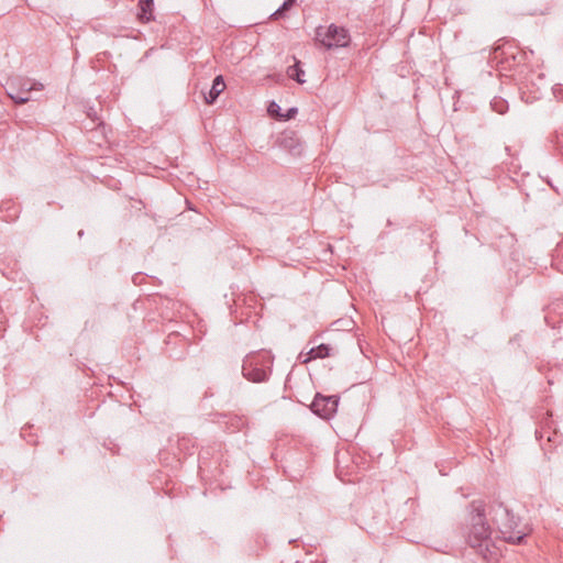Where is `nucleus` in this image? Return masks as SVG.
Segmentation results:
<instances>
[{
    "instance_id": "nucleus-1",
    "label": "nucleus",
    "mask_w": 563,
    "mask_h": 563,
    "mask_svg": "<svg viewBox=\"0 0 563 563\" xmlns=\"http://www.w3.org/2000/svg\"><path fill=\"white\" fill-rule=\"evenodd\" d=\"M471 507V526L467 531L466 542L485 560H490L496 555V547L490 538L492 529L487 525L483 503L473 501Z\"/></svg>"
},
{
    "instance_id": "nucleus-2",
    "label": "nucleus",
    "mask_w": 563,
    "mask_h": 563,
    "mask_svg": "<svg viewBox=\"0 0 563 563\" xmlns=\"http://www.w3.org/2000/svg\"><path fill=\"white\" fill-rule=\"evenodd\" d=\"M489 515L493 523L504 541L520 544L531 532L527 525L521 523L520 517L500 501H494L489 506Z\"/></svg>"
},
{
    "instance_id": "nucleus-3",
    "label": "nucleus",
    "mask_w": 563,
    "mask_h": 563,
    "mask_svg": "<svg viewBox=\"0 0 563 563\" xmlns=\"http://www.w3.org/2000/svg\"><path fill=\"white\" fill-rule=\"evenodd\" d=\"M273 360L271 352L266 350L249 353L242 364L244 378L253 383L266 382L272 374Z\"/></svg>"
},
{
    "instance_id": "nucleus-4",
    "label": "nucleus",
    "mask_w": 563,
    "mask_h": 563,
    "mask_svg": "<svg viewBox=\"0 0 563 563\" xmlns=\"http://www.w3.org/2000/svg\"><path fill=\"white\" fill-rule=\"evenodd\" d=\"M316 38L328 49L345 47L350 43L347 30L335 24H331L327 29L319 26L316 31Z\"/></svg>"
},
{
    "instance_id": "nucleus-5",
    "label": "nucleus",
    "mask_w": 563,
    "mask_h": 563,
    "mask_svg": "<svg viewBox=\"0 0 563 563\" xmlns=\"http://www.w3.org/2000/svg\"><path fill=\"white\" fill-rule=\"evenodd\" d=\"M339 401L340 397L336 395L323 396L318 393L310 405V409L318 417L328 420L336 412Z\"/></svg>"
},
{
    "instance_id": "nucleus-6",
    "label": "nucleus",
    "mask_w": 563,
    "mask_h": 563,
    "mask_svg": "<svg viewBox=\"0 0 563 563\" xmlns=\"http://www.w3.org/2000/svg\"><path fill=\"white\" fill-rule=\"evenodd\" d=\"M43 85L38 82H30L29 80L19 79L16 85L14 81L10 84L8 91L9 98L16 104H24L30 101V92L32 90H42Z\"/></svg>"
},
{
    "instance_id": "nucleus-7",
    "label": "nucleus",
    "mask_w": 563,
    "mask_h": 563,
    "mask_svg": "<svg viewBox=\"0 0 563 563\" xmlns=\"http://www.w3.org/2000/svg\"><path fill=\"white\" fill-rule=\"evenodd\" d=\"M284 150H287L294 157L302 155L305 146L295 131L284 130Z\"/></svg>"
},
{
    "instance_id": "nucleus-8",
    "label": "nucleus",
    "mask_w": 563,
    "mask_h": 563,
    "mask_svg": "<svg viewBox=\"0 0 563 563\" xmlns=\"http://www.w3.org/2000/svg\"><path fill=\"white\" fill-rule=\"evenodd\" d=\"M225 89V82L222 75L214 77L212 86L208 92H203V99L207 104H213L220 93Z\"/></svg>"
},
{
    "instance_id": "nucleus-9",
    "label": "nucleus",
    "mask_w": 563,
    "mask_h": 563,
    "mask_svg": "<svg viewBox=\"0 0 563 563\" xmlns=\"http://www.w3.org/2000/svg\"><path fill=\"white\" fill-rule=\"evenodd\" d=\"M137 8L140 10V12L137 13V19L141 23H148L155 19L153 14V3L139 0Z\"/></svg>"
},
{
    "instance_id": "nucleus-10",
    "label": "nucleus",
    "mask_w": 563,
    "mask_h": 563,
    "mask_svg": "<svg viewBox=\"0 0 563 563\" xmlns=\"http://www.w3.org/2000/svg\"><path fill=\"white\" fill-rule=\"evenodd\" d=\"M295 64L287 67V76L296 80L298 84H305V70L301 68L300 62L294 57Z\"/></svg>"
},
{
    "instance_id": "nucleus-11",
    "label": "nucleus",
    "mask_w": 563,
    "mask_h": 563,
    "mask_svg": "<svg viewBox=\"0 0 563 563\" xmlns=\"http://www.w3.org/2000/svg\"><path fill=\"white\" fill-rule=\"evenodd\" d=\"M331 347L327 344H320L318 346H313L309 351L310 358H323L330 356Z\"/></svg>"
},
{
    "instance_id": "nucleus-12",
    "label": "nucleus",
    "mask_w": 563,
    "mask_h": 563,
    "mask_svg": "<svg viewBox=\"0 0 563 563\" xmlns=\"http://www.w3.org/2000/svg\"><path fill=\"white\" fill-rule=\"evenodd\" d=\"M490 107L495 112L499 114H504L508 111V102L503 98L495 97L490 101Z\"/></svg>"
},
{
    "instance_id": "nucleus-13",
    "label": "nucleus",
    "mask_w": 563,
    "mask_h": 563,
    "mask_svg": "<svg viewBox=\"0 0 563 563\" xmlns=\"http://www.w3.org/2000/svg\"><path fill=\"white\" fill-rule=\"evenodd\" d=\"M267 114L276 121H282V107L276 101H271L267 106Z\"/></svg>"
},
{
    "instance_id": "nucleus-14",
    "label": "nucleus",
    "mask_w": 563,
    "mask_h": 563,
    "mask_svg": "<svg viewBox=\"0 0 563 563\" xmlns=\"http://www.w3.org/2000/svg\"><path fill=\"white\" fill-rule=\"evenodd\" d=\"M298 113L297 107H291L286 112H284V121H288L290 119H294L296 114Z\"/></svg>"
},
{
    "instance_id": "nucleus-15",
    "label": "nucleus",
    "mask_w": 563,
    "mask_h": 563,
    "mask_svg": "<svg viewBox=\"0 0 563 563\" xmlns=\"http://www.w3.org/2000/svg\"><path fill=\"white\" fill-rule=\"evenodd\" d=\"M553 93L558 99L563 100V85H555L553 88Z\"/></svg>"
},
{
    "instance_id": "nucleus-16",
    "label": "nucleus",
    "mask_w": 563,
    "mask_h": 563,
    "mask_svg": "<svg viewBox=\"0 0 563 563\" xmlns=\"http://www.w3.org/2000/svg\"><path fill=\"white\" fill-rule=\"evenodd\" d=\"M295 2L296 0H284V13L288 11Z\"/></svg>"
},
{
    "instance_id": "nucleus-17",
    "label": "nucleus",
    "mask_w": 563,
    "mask_h": 563,
    "mask_svg": "<svg viewBox=\"0 0 563 563\" xmlns=\"http://www.w3.org/2000/svg\"><path fill=\"white\" fill-rule=\"evenodd\" d=\"M280 16H282V5H280V7H278V8L275 10V12L272 14V18H274V19H278V18H280Z\"/></svg>"
},
{
    "instance_id": "nucleus-18",
    "label": "nucleus",
    "mask_w": 563,
    "mask_h": 563,
    "mask_svg": "<svg viewBox=\"0 0 563 563\" xmlns=\"http://www.w3.org/2000/svg\"><path fill=\"white\" fill-rule=\"evenodd\" d=\"M82 235H84V231H82V230H80V231L78 232V236H79V238H81Z\"/></svg>"
}]
</instances>
